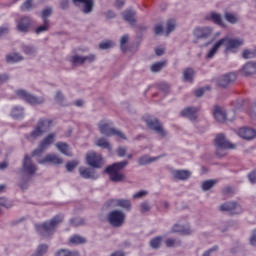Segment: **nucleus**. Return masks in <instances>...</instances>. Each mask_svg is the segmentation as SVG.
<instances>
[{"label":"nucleus","mask_w":256,"mask_h":256,"mask_svg":"<svg viewBox=\"0 0 256 256\" xmlns=\"http://www.w3.org/2000/svg\"><path fill=\"white\" fill-rule=\"evenodd\" d=\"M221 45L225 47L226 51H233L239 49L243 45V39L224 37L220 39Z\"/></svg>","instance_id":"obj_12"},{"label":"nucleus","mask_w":256,"mask_h":256,"mask_svg":"<svg viewBox=\"0 0 256 256\" xmlns=\"http://www.w3.org/2000/svg\"><path fill=\"white\" fill-rule=\"evenodd\" d=\"M56 149H58V151L66 157H73V152L69 150V144H67L66 142L56 143Z\"/></svg>","instance_id":"obj_27"},{"label":"nucleus","mask_w":256,"mask_h":256,"mask_svg":"<svg viewBox=\"0 0 256 256\" xmlns=\"http://www.w3.org/2000/svg\"><path fill=\"white\" fill-rule=\"evenodd\" d=\"M223 47L221 44V41L218 40L213 47L209 50L208 54H207V59H213V57L215 56V53H217V51H219V48Z\"/></svg>","instance_id":"obj_40"},{"label":"nucleus","mask_w":256,"mask_h":256,"mask_svg":"<svg viewBox=\"0 0 256 256\" xmlns=\"http://www.w3.org/2000/svg\"><path fill=\"white\" fill-rule=\"evenodd\" d=\"M216 251H219V246H213L212 248L206 250L202 256H211V253H215Z\"/></svg>","instance_id":"obj_61"},{"label":"nucleus","mask_w":256,"mask_h":256,"mask_svg":"<svg viewBox=\"0 0 256 256\" xmlns=\"http://www.w3.org/2000/svg\"><path fill=\"white\" fill-rule=\"evenodd\" d=\"M63 219V214H58L49 221L36 225V230L39 235H42L43 237H49V235H53V233L57 231V227H59V224L63 223Z\"/></svg>","instance_id":"obj_2"},{"label":"nucleus","mask_w":256,"mask_h":256,"mask_svg":"<svg viewBox=\"0 0 256 256\" xmlns=\"http://www.w3.org/2000/svg\"><path fill=\"white\" fill-rule=\"evenodd\" d=\"M135 15H137V12H135L133 9H128L122 12V17L124 21L129 23V25H135V23H137Z\"/></svg>","instance_id":"obj_22"},{"label":"nucleus","mask_w":256,"mask_h":256,"mask_svg":"<svg viewBox=\"0 0 256 256\" xmlns=\"http://www.w3.org/2000/svg\"><path fill=\"white\" fill-rule=\"evenodd\" d=\"M213 117L218 123H227V121H235V110L228 111L223 110L221 106L214 105L213 107Z\"/></svg>","instance_id":"obj_6"},{"label":"nucleus","mask_w":256,"mask_h":256,"mask_svg":"<svg viewBox=\"0 0 256 256\" xmlns=\"http://www.w3.org/2000/svg\"><path fill=\"white\" fill-rule=\"evenodd\" d=\"M214 145L216 147V155L219 158L227 155V149H235V144L227 140L225 134H218L214 139Z\"/></svg>","instance_id":"obj_3"},{"label":"nucleus","mask_w":256,"mask_h":256,"mask_svg":"<svg viewBox=\"0 0 256 256\" xmlns=\"http://www.w3.org/2000/svg\"><path fill=\"white\" fill-rule=\"evenodd\" d=\"M16 95H18V97H21V99L26 101V103H30V105H41L45 103V99L35 97L25 90H17Z\"/></svg>","instance_id":"obj_10"},{"label":"nucleus","mask_w":256,"mask_h":256,"mask_svg":"<svg viewBox=\"0 0 256 256\" xmlns=\"http://www.w3.org/2000/svg\"><path fill=\"white\" fill-rule=\"evenodd\" d=\"M210 19L213 21L216 25H220V27H226L227 25L225 22H223V18L221 17V14L217 12H211L210 13Z\"/></svg>","instance_id":"obj_34"},{"label":"nucleus","mask_w":256,"mask_h":256,"mask_svg":"<svg viewBox=\"0 0 256 256\" xmlns=\"http://www.w3.org/2000/svg\"><path fill=\"white\" fill-rule=\"evenodd\" d=\"M248 179H249L250 183H256V171L251 172L248 175Z\"/></svg>","instance_id":"obj_64"},{"label":"nucleus","mask_w":256,"mask_h":256,"mask_svg":"<svg viewBox=\"0 0 256 256\" xmlns=\"http://www.w3.org/2000/svg\"><path fill=\"white\" fill-rule=\"evenodd\" d=\"M171 173L176 181H187L191 177V171L189 170H173Z\"/></svg>","instance_id":"obj_21"},{"label":"nucleus","mask_w":256,"mask_h":256,"mask_svg":"<svg viewBox=\"0 0 256 256\" xmlns=\"http://www.w3.org/2000/svg\"><path fill=\"white\" fill-rule=\"evenodd\" d=\"M55 137H57V134L55 132H52L48 134L41 142L40 145L42 149H47L49 145H53L55 143Z\"/></svg>","instance_id":"obj_29"},{"label":"nucleus","mask_w":256,"mask_h":256,"mask_svg":"<svg viewBox=\"0 0 256 256\" xmlns=\"http://www.w3.org/2000/svg\"><path fill=\"white\" fill-rule=\"evenodd\" d=\"M73 4L76 7H79V4H83L82 12L84 15H89V13H93V7H95V2L93 0H72Z\"/></svg>","instance_id":"obj_16"},{"label":"nucleus","mask_w":256,"mask_h":256,"mask_svg":"<svg viewBox=\"0 0 256 256\" xmlns=\"http://www.w3.org/2000/svg\"><path fill=\"white\" fill-rule=\"evenodd\" d=\"M31 26V18L30 17H22L17 24V29L21 33H27L29 31V27Z\"/></svg>","instance_id":"obj_23"},{"label":"nucleus","mask_w":256,"mask_h":256,"mask_svg":"<svg viewBox=\"0 0 256 256\" xmlns=\"http://www.w3.org/2000/svg\"><path fill=\"white\" fill-rule=\"evenodd\" d=\"M38 167L35 163H33V160L31 159V156L29 154H26L24 156V159L22 161V173L23 175H27L28 177H33L35 173H37Z\"/></svg>","instance_id":"obj_9"},{"label":"nucleus","mask_w":256,"mask_h":256,"mask_svg":"<svg viewBox=\"0 0 256 256\" xmlns=\"http://www.w3.org/2000/svg\"><path fill=\"white\" fill-rule=\"evenodd\" d=\"M33 0H26L22 6H21V11H29L33 7Z\"/></svg>","instance_id":"obj_56"},{"label":"nucleus","mask_w":256,"mask_h":256,"mask_svg":"<svg viewBox=\"0 0 256 256\" xmlns=\"http://www.w3.org/2000/svg\"><path fill=\"white\" fill-rule=\"evenodd\" d=\"M53 125V121L45 118H41L34 130L30 133V137L32 139H39V137H43L45 133L51 131V126Z\"/></svg>","instance_id":"obj_7"},{"label":"nucleus","mask_w":256,"mask_h":256,"mask_svg":"<svg viewBox=\"0 0 256 256\" xmlns=\"http://www.w3.org/2000/svg\"><path fill=\"white\" fill-rule=\"evenodd\" d=\"M129 43V35L125 34L120 39V49L125 53L127 51V44Z\"/></svg>","instance_id":"obj_48"},{"label":"nucleus","mask_w":256,"mask_h":256,"mask_svg":"<svg viewBox=\"0 0 256 256\" xmlns=\"http://www.w3.org/2000/svg\"><path fill=\"white\" fill-rule=\"evenodd\" d=\"M238 135L242 137V139H246L247 141H251L256 137V130L249 127H244L239 129Z\"/></svg>","instance_id":"obj_19"},{"label":"nucleus","mask_w":256,"mask_h":256,"mask_svg":"<svg viewBox=\"0 0 256 256\" xmlns=\"http://www.w3.org/2000/svg\"><path fill=\"white\" fill-rule=\"evenodd\" d=\"M127 165H129V161L124 160L121 162H115L112 165L106 167L105 173L109 175V179L112 181V183H121L125 181L126 176L120 171H123Z\"/></svg>","instance_id":"obj_1"},{"label":"nucleus","mask_w":256,"mask_h":256,"mask_svg":"<svg viewBox=\"0 0 256 256\" xmlns=\"http://www.w3.org/2000/svg\"><path fill=\"white\" fill-rule=\"evenodd\" d=\"M38 49L33 44H24L22 45V52L29 57H36L38 53Z\"/></svg>","instance_id":"obj_26"},{"label":"nucleus","mask_w":256,"mask_h":256,"mask_svg":"<svg viewBox=\"0 0 256 256\" xmlns=\"http://www.w3.org/2000/svg\"><path fill=\"white\" fill-rule=\"evenodd\" d=\"M166 62H156L151 65L150 69L152 73H159L160 71L163 70V67H165Z\"/></svg>","instance_id":"obj_46"},{"label":"nucleus","mask_w":256,"mask_h":256,"mask_svg":"<svg viewBox=\"0 0 256 256\" xmlns=\"http://www.w3.org/2000/svg\"><path fill=\"white\" fill-rule=\"evenodd\" d=\"M43 151H45V148L41 147V144H39L38 148L35 149L32 152V157H41V155H43Z\"/></svg>","instance_id":"obj_57"},{"label":"nucleus","mask_w":256,"mask_h":256,"mask_svg":"<svg viewBox=\"0 0 256 256\" xmlns=\"http://www.w3.org/2000/svg\"><path fill=\"white\" fill-rule=\"evenodd\" d=\"M143 121L146 123V126L151 131H155V133H158V135H161L162 137H165L167 135V131H165V128H163V125H161V122H159L158 118L145 115L143 117Z\"/></svg>","instance_id":"obj_8"},{"label":"nucleus","mask_w":256,"mask_h":256,"mask_svg":"<svg viewBox=\"0 0 256 256\" xmlns=\"http://www.w3.org/2000/svg\"><path fill=\"white\" fill-rule=\"evenodd\" d=\"M40 165H45V163H51L52 165H63L64 160L58 157L57 154H48L43 159L39 160Z\"/></svg>","instance_id":"obj_18"},{"label":"nucleus","mask_w":256,"mask_h":256,"mask_svg":"<svg viewBox=\"0 0 256 256\" xmlns=\"http://www.w3.org/2000/svg\"><path fill=\"white\" fill-rule=\"evenodd\" d=\"M112 47L113 42L111 40H107L99 44V49H101V51H106L107 49H111Z\"/></svg>","instance_id":"obj_54"},{"label":"nucleus","mask_w":256,"mask_h":256,"mask_svg":"<svg viewBox=\"0 0 256 256\" xmlns=\"http://www.w3.org/2000/svg\"><path fill=\"white\" fill-rule=\"evenodd\" d=\"M106 219L111 227H114V229H119L125 225V219H127V215L125 212H123V210L115 209L107 214Z\"/></svg>","instance_id":"obj_4"},{"label":"nucleus","mask_w":256,"mask_h":256,"mask_svg":"<svg viewBox=\"0 0 256 256\" xmlns=\"http://www.w3.org/2000/svg\"><path fill=\"white\" fill-rule=\"evenodd\" d=\"M50 25H51V22H48V23L43 22V25L38 26V27L36 28L35 33H36L37 35H39V34H41V33H45V31H49Z\"/></svg>","instance_id":"obj_50"},{"label":"nucleus","mask_w":256,"mask_h":256,"mask_svg":"<svg viewBox=\"0 0 256 256\" xmlns=\"http://www.w3.org/2000/svg\"><path fill=\"white\" fill-rule=\"evenodd\" d=\"M171 233H183V235H191V229L178 223L174 224L171 228Z\"/></svg>","instance_id":"obj_32"},{"label":"nucleus","mask_w":256,"mask_h":256,"mask_svg":"<svg viewBox=\"0 0 256 256\" xmlns=\"http://www.w3.org/2000/svg\"><path fill=\"white\" fill-rule=\"evenodd\" d=\"M70 243L73 245H83L84 243H87V239L83 236L74 235L70 238Z\"/></svg>","instance_id":"obj_42"},{"label":"nucleus","mask_w":256,"mask_h":256,"mask_svg":"<svg viewBox=\"0 0 256 256\" xmlns=\"http://www.w3.org/2000/svg\"><path fill=\"white\" fill-rule=\"evenodd\" d=\"M220 211L230 213V215H241L243 213L241 205L237 202H226L220 205Z\"/></svg>","instance_id":"obj_11"},{"label":"nucleus","mask_w":256,"mask_h":256,"mask_svg":"<svg viewBox=\"0 0 256 256\" xmlns=\"http://www.w3.org/2000/svg\"><path fill=\"white\" fill-rule=\"evenodd\" d=\"M197 113H199V108L195 106H189L184 108L181 112L180 115L181 117H185L186 119H189L192 123H195L197 119H199V116H197Z\"/></svg>","instance_id":"obj_14"},{"label":"nucleus","mask_w":256,"mask_h":256,"mask_svg":"<svg viewBox=\"0 0 256 256\" xmlns=\"http://www.w3.org/2000/svg\"><path fill=\"white\" fill-rule=\"evenodd\" d=\"M81 254L77 250L59 249L55 252L54 256H80Z\"/></svg>","instance_id":"obj_33"},{"label":"nucleus","mask_w":256,"mask_h":256,"mask_svg":"<svg viewBox=\"0 0 256 256\" xmlns=\"http://www.w3.org/2000/svg\"><path fill=\"white\" fill-rule=\"evenodd\" d=\"M163 156L150 157L149 155L141 156L138 159L139 167H144L145 165H151V163H155V161H159Z\"/></svg>","instance_id":"obj_24"},{"label":"nucleus","mask_w":256,"mask_h":256,"mask_svg":"<svg viewBox=\"0 0 256 256\" xmlns=\"http://www.w3.org/2000/svg\"><path fill=\"white\" fill-rule=\"evenodd\" d=\"M154 33H155V35L163 34V25H161V24L156 25L154 28Z\"/></svg>","instance_id":"obj_63"},{"label":"nucleus","mask_w":256,"mask_h":256,"mask_svg":"<svg viewBox=\"0 0 256 256\" xmlns=\"http://www.w3.org/2000/svg\"><path fill=\"white\" fill-rule=\"evenodd\" d=\"M109 203H116V207H121L124 211H131L132 205L129 199L110 200Z\"/></svg>","instance_id":"obj_25"},{"label":"nucleus","mask_w":256,"mask_h":256,"mask_svg":"<svg viewBox=\"0 0 256 256\" xmlns=\"http://www.w3.org/2000/svg\"><path fill=\"white\" fill-rule=\"evenodd\" d=\"M236 80L237 75H235V73H228L217 80V85L218 87H221V89H227V87L232 83H235Z\"/></svg>","instance_id":"obj_15"},{"label":"nucleus","mask_w":256,"mask_h":256,"mask_svg":"<svg viewBox=\"0 0 256 256\" xmlns=\"http://www.w3.org/2000/svg\"><path fill=\"white\" fill-rule=\"evenodd\" d=\"M111 126H113V122L105 123L104 121H100L98 127L101 135H105V137H113V135H116V137L127 141V136H125L123 131L117 130Z\"/></svg>","instance_id":"obj_5"},{"label":"nucleus","mask_w":256,"mask_h":256,"mask_svg":"<svg viewBox=\"0 0 256 256\" xmlns=\"http://www.w3.org/2000/svg\"><path fill=\"white\" fill-rule=\"evenodd\" d=\"M83 59H84V63H93L96 57H95V54H90L88 56H83Z\"/></svg>","instance_id":"obj_62"},{"label":"nucleus","mask_w":256,"mask_h":256,"mask_svg":"<svg viewBox=\"0 0 256 256\" xmlns=\"http://www.w3.org/2000/svg\"><path fill=\"white\" fill-rule=\"evenodd\" d=\"M7 63H19V61H23V56L19 53H14L6 56Z\"/></svg>","instance_id":"obj_38"},{"label":"nucleus","mask_w":256,"mask_h":256,"mask_svg":"<svg viewBox=\"0 0 256 256\" xmlns=\"http://www.w3.org/2000/svg\"><path fill=\"white\" fill-rule=\"evenodd\" d=\"M78 165L79 161L77 160L69 161L66 163V171H68V173H72V171H75V169H77Z\"/></svg>","instance_id":"obj_49"},{"label":"nucleus","mask_w":256,"mask_h":256,"mask_svg":"<svg viewBox=\"0 0 256 256\" xmlns=\"http://www.w3.org/2000/svg\"><path fill=\"white\" fill-rule=\"evenodd\" d=\"M176 23L174 19H170L166 23V35L169 36L170 33H173L175 31Z\"/></svg>","instance_id":"obj_47"},{"label":"nucleus","mask_w":256,"mask_h":256,"mask_svg":"<svg viewBox=\"0 0 256 256\" xmlns=\"http://www.w3.org/2000/svg\"><path fill=\"white\" fill-rule=\"evenodd\" d=\"M193 35L197 41L199 39H209L213 35V30L210 27L196 28L193 31Z\"/></svg>","instance_id":"obj_17"},{"label":"nucleus","mask_w":256,"mask_h":256,"mask_svg":"<svg viewBox=\"0 0 256 256\" xmlns=\"http://www.w3.org/2000/svg\"><path fill=\"white\" fill-rule=\"evenodd\" d=\"M242 73L249 77L251 75H255L256 73V63L255 62H248L242 68Z\"/></svg>","instance_id":"obj_28"},{"label":"nucleus","mask_w":256,"mask_h":256,"mask_svg":"<svg viewBox=\"0 0 256 256\" xmlns=\"http://www.w3.org/2000/svg\"><path fill=\"white\" fill-rule=\"evenodd\" d=\"M217 184V180H206L202 182L201 189L202 191H209L210 189H213L215 185Z\"/></svg>","instance_id":"obj_41"},{"label":"nucleus","mask_w":256,"mask_h":256,"mask_svg":"<svg viewBox=\"0 0 256 256\" xmlns=\"http://www.w3.org/2000/svg\"><path fill=\"white\" fill-rule=\"evenodd\" d=\"M85 223V219L81 217H74L70 219V225L72 227H82L83 225H85Z\"/></svg>","instance_id":"obj_43"},{"label":"nucleus","mask_w":256,"mask_h":256,"mask_svg":"<svg viewBox=\"0 0 256 256\" xmlns=\"http://www.w3.org/2000/svg\"><path fill=\"white\" fill-rule=\"evenodd\" d=\"M48 251H49V245L40 244L31 256H44V255H47Z\"/></svg>","instance_id":"obj_35"},{"label":"nucleus","mask_w":256,"mask_h":256,"mask_svg":"<svg viewBox=\"0 0 256 256\" xmlns=\"http://www.w3.org/2000/svg\"><path fill=\"white\" fill-rule=\"evenodd\" d=\"M72 65H83L84 62V59H83V56H79V55H74V56H71V59H70Z\"/></svg>","instance_id":"obj_52"},{"label":"nucleus","mask_w":256,"mask_h":256,"mask_svg":"<svg viewBox=\"0 0 256 256\" xmlns=\"http://www.w3.org/2000/svg\"><path fill=\"white\" fill-rule=\"evenodd\" d=\"M96 145L97 147H101L102 149H108V151H111V143H109L105 138L98 139Z\"/></svg>","instance_id":"obj_45"},{"label":"nucleus","mask_w":256,"mask_h":256,"mask_svg":"<svg viewBox=\"0 0 256 256\" xmlns=\"http://www.w3.org/2000/svg\"><path fill=\"white\" fill-rule=\"evenodd\" d=\"M211 89V87L207 86L205 88H199L195 91L196 97H203L205 95V91Z\"/></svg>","instance_id":"obj_60"},{"label":"nucleus","mask_w":256,"mask_h":256,"mask_svg":"<svg viewBox=\"0 0 256 256\" xmlns=\"http://www.w3.org/2000/svg\"><path fill=\"white\" fill-rule=\"evenodd\" d=\"M80 177L82 179H95V174L91 170V168H85L83 166L78 169Z\"/></svg>","instance_id":"obj_31"},{"label":"nucleus","mask_w":256,"mask_h":256,"mask_svg":"<svg viewBox=\"0 0 256 256\" xmlns=\"http://www.w3.org/2000/svg\"><path fill=\"white\" fill-rule=\"evenodd\" d=\"M56 103H59L60 105H63L65 103V97L63 96V92L61 90H58L54 97Z\"/></svg>","instance_id":"obj_55"},{"label":"nucleus","mask_w":256,"mask_h":256,"mask_svg":"<svg viewBox=\"0 0 256 256\" xmlns=\"http://www.w3.org/2000/svg\"><path fill=\"white\" fill-rule=\"evenodd\" d=\"M0 207H4L5 209H11V207H13V201L7 198H0Z\"/></svg>","instance_id":"obj_53"},{"label":"nucleus","mask_w":256,"mask_h":256,"mask_svg":"<svg viewBox=\"0 0 256 256\" xmlns=\"http://www.w3.org/2000/svg\"><path fill=\"white\" fill-rule=\"evenodd\" d=\"M51 15H53L52 7H46L45 9H43L41 12V18L43 19V23H51V21L49 20V17H51Z\"/></svg>","instance_id":"obj_36"},{"label":"nucleus","mask_w":256,"mask_h":256,"mask_svg":"<svg viewBox=\"0 0 256 256\" xmlns=\"http://www.w3.org/2000/svg\"><path fill=\"white\" fill-rule=\"evenodd\" d=\"M166 247H181V240L175 238H168L165 240Z\"/></svg>","instance_id":"obj_44"},{"label":"nucleus","mask_w":256,"mask_h":256,"mask_svg":"<svg viewBox=\"0 0 256 256\" xmlns=\"http://www.w3.org/2000/svg\"><path fill=\"white\" fill-rule=\"evenodd\" d=\"M194 79H195V70L191 67L184 69L183 81L187 83H193Z\"/></svg>","instance_id":"obj_30"},{"label":"nucleus","mask_w":256,"mask_h":256,"mask_svg":"<svg viewBox=\"0 0 256 256\" xmlns=\"http://www.w3.org/2000/svg\"><path fill=\"white\" fill-rule=\"evenodd\" d=\"M25 109L23 107H14L11 112L13 119H23Z\"/></svg>","instance_id":"obj_37"},{"label":"nucleus","mask_w":256,"mask_h":256,"mask_svg":"<svg viewBox=\"0 0 256 256\" xmlns=\"http://www.w3.org/2000/svg\"><path fill=\"white\" fill-rule=\"evenodd\" d=\"M103 157L95 152L86 155V163L92 169H101L103 167Z\"/></svg>","instance_id":"obj_13"},{"label":"nucleus","mask_w":256,"mask_h":256,"mask_svg":"<svg viewBox=\"0 0 256 256\" xmlns=\"http://www.w3.org/2000/svg\"><path fill=\"white\" fill-rule=\"evenodd\" d=\"M163 243V236H156L150 240V247L152 249H159Z\"/></svg>","instance_id":"obj_39"},{"label":"nucleus","mask_w":256,"mask_h":256,"mask_svg":"<svg viewBox=\"0 0 256 256\" xmlns=\"http://www.w3.org/2000/svg\"><path fill=\"white\" fill-rule=\"evenodd\" d=\"M151 210V205H149V202H143L140 204V211L141 213H147V211Z\"/></svg>","instance_id":"obj_58"},{"label":"nucleus","mask_w":256,"mask_h":256,"mask_svg":"<svg viewBox=\"0 0 256 256\" xmlns=\"http://www.w3.org/2000/svg\"><path fill=\"white\" fill-rule=\"evenodd\" d=\"M116 153L118 157H125L127 155V148L120 146L117 148Z\"/></svg>","instance_id":"obj_59"},{"label":"nucleus","mask_w":256,"mask_h":256,"mask_svg":"<svg viewBox=\"0 0 256 256\" xmlns=\"http://www.w3.org/2000/svg\"><path fill=\"white\" fill-rule=\"evenodd\" d=\"M223 17L227 23H230V25H237L239 21H241V18L239 17V14L229 11V10H224Z\"/></svg>","instance_id":"obj_20"},{"label":"nucleus","mask_w":256,"mask_h":256,"mask_svg":"<svg viewBox=\"0 0 256 256\" xmlns=\"http://www.w3.org/2000/svg\"><path fill=\"white\" fill-rule=\"evenodd\" d=\"M242 57L244 59H253L256 57V49L254 50H249V49H246L243 51L242 53Z\"/></svg>","instance_id":"obj_51"}]
</instances>
